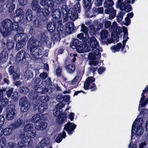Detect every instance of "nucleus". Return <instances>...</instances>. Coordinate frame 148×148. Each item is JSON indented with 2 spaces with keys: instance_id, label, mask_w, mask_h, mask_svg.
I'll return each instance as SVG.
<instances>
[{
  "instance_id": "f257e3e1",
  "label": "nucleus",
  "mask_w": 148,
  "mask_h": 148,
  "mask_svg": "<svg viewBox=\"0 0 148 148\" xmlns=\"http://www.w3.org/2000/svg\"><path fill=\"white\" fill-rule=\"evenodd\" d=\"M82 40L83 43H88L92 48V53L89 54L88 58L90 60H95L100 58V52L102 51V48L99 47V44L95 38H79Z\"/></svg>"
},
{
  "instance_id": "f03ea898",
  "label": "nucleus",
  "mask_w": 148,
  "mask_h": 148,
  "mask_svg": "<svg viewBox=\"0 0 148 148\" xmlns=\"http://www.w3.org/2000/svg\"><path fill=\"white\" fill-rule=\"evenodd\" d=\"M39 43L38 41H36L33 38H31L29 40L27 45V47L29 48L30 51V56L31 58L34 60L42 54L41 50L37 47L39 45L37 44Z\"/></svg>"
},
{
  "instance_id": "7ed1b4c3",
  "label": "nucleus",
  "mask_w": 148,
  "mask_h": 148,
  "mask_svg": "<svg viewBox=\"0 0 148 148\" xmlns=\"http://www.w3.org/2000/svg\"><path fill=\"white\" fill-rule=\"evenodd\" d=\"M143 123V119L141 117H138L135 120L132 126V138L133 133L135 134L136 136H140L142 135L143 132V130L142 127Z\"/></svg>"
},
{
  "instance_id": "20e7f679",
  "label": "nucleus",
  "mask_w": 148,
  "mask_h": 148,
  "mask_svg": "<svg viewBox=\"0 0 148 148\" xmlns=\"http://www.w3.org/2000/svg\"><path fill=\"white\" fill-rule=\"evenodd\" d=\"M111 23L110 21L106 22L104 26L106 28H109V30L112 32V37H119V35L122 32V29L119 26H117L116 23L114 22L111 26Z\"/></svg>"
},
{
  "instance_id": "39448f33",
  "label": "nucleus",
  "mask_w": 148,
  "mask_h": 148,
  "mask_svg": "<svg viewBox=\"0 0 148 148\" xmlns=\"http://www.w3.org/2000/svg\"><path fill=\"white\" fill-rule=\"evenodd\" d=\"M33 81L36 84L34 87L36 92L42 94L47 92L49 91V90L51 89L50 86L48 85L47 88H46L47 83L45 81L43 82L42 85L40 86L38 84L40 82L39 78H36Z\"/></svg>"
},
{
  "instance_id": "423d86ee",
  "label": "nucleus",
  "mask_w": 148,
  "mask_h": 148,
  "mask_svg": "<svg viewBox=\"0 0 148 148\" xmlns=\"http://www.w3.org/2000/svg\"><path fill=\"white\" fill-rule=\"evenodd\" d=\"M12 23V21L9 19H5L3 21L0 30L3 36H6L10 34L12 31L10 27Z\"/></svg>"
},
{
  "instance_id": "0eeeda50",
  "label": "nucleus",
  "mask_w": 148,
  "mask_h": 148,
  "mask_svg": "<svg viewBox=\"0 0 148 148\" xmlns=\"http://www.w3.org/2000/svg\"><path fill=\"white\" fill-rule=\"evenodd\" d=\"M19 138L21 141H19L17 145L18 148H25L26 146H30L32 144L33 140L30 138L25 137V134L22 133L20 134Z\"/></svg>"
},
{
  "instance_id": "6e6552de",
  "label": "nucleus",
  "mask_w": 148,
  "mask_h": 148,
  "mask_svg": "<svg viewBox=\"0 0 148 148\" xmlns=\"http://www.w3.org/2000/svg\"><path fill=\"white\" fill-rule=\"evenodd\" d=\"M5 117L7 119L11 120L14 119L16 116L17 111L15 106L12 104L8 105L7 108Z\"/></svg>"
},
{
  "instance_id": "1a4fd4ad",
  "label": "nucleus",
  "mask_w": 148,
  "mask_h": 148,
  "mask_svg": "<svg viewBox=\"0 0 148 148\" xmlns=\"http://www.w3.org/2000/svg\"><path fill=\"white\" fill-rule=\"evenodd\" d=\"M24 130L25 132H27L25 137L27 138H34L36 135V131L34 129L33 125L31 124L26 125L24 126Z\"/></svg>"
},
{
  "instance_id": "9d476101",
  "label": "nucleus",
  "mask_w": 148,
  "mask_h": 148,
  "mask_svg": "<svg viewBox=\"0 0 148 148\" xmlns=\"http://www.w3.org/2000/svg\"><path fill=\"white\" fill-rule=\"evenodd\" d=\"M95 80V78L92 77H87L84 83V89L86 90L91 89L92 91L96 90V87L94 83Z\"/></svg>"
},
{
  "instance_id": "9b49d317",
  "label": "nucleus",
  "mask_w": 148,
  "mask_h": 148,
  "mask_svg": "<svg viewBox=\"0 0 148 148\" xmlns=\"http://www.w3.org/2000/svg\"><path fill=\"white\" fill-rule=\"evenodd\" d=\"M128 38H123L122 41L123 45L121 43H118L116 45H114L111 47L110 48L112 52L113 53L118 52L121 49V51L123 53L126 52V51L124 50V48Z\"/></svg>"
},
{
  "instance_id": "f8f14e48",
  "label": "nucleus",
  "mask_w": 148,
  "mask_h": 148,
  "mask_svg": "<svg viewBox=\"0 0 148 148\" xmlns=\"http://www.w3.org/2000/svg\"><path fill=\"white\" fill-rule=\"evenodd\" d=\"M20 110L22 112H27L30 107V104L28 99L25 97H22L20 100Z\"/></svg>"
},
{
  "instance_id": "ddd939ff",
  "label": "nucleus",
  "mask_w": 148,
  "mask_h": 148,
  "mask_svg": "<svg viewBox=\"0 0 148 148\" xmlns=\"http://www.w3.org/2000/svg\"><path fill=\"white\" fill-rule=\"evenodd\" d=\"M18 27V23L16 22H14L12 23V29L13 31H16L17 34L15 35L14 37H22L24 36L25 37L27 36L26 34L23 33V29L22 28Z\"/></svg>"
},
{
  "instance_id": "4468645a",
  "label": "nucleus",
  "mask_w": 148,
  "mask_h": 148,
  "mask_svg": "<svg viewBox=\"0 0 148 148\" xmlns=\"http://www.w3.org/2000/svg\"><path fill=\"white\" fill-rule=\"evenodd\" d=\"M148 92V85L147 86L145 89L143 90V93L141 94V97L139 102V105L138 106V110L140 111V107H145L148 103V98L145 99V96L144 95L146 91Z\"/></svg>"
},
{
  "instance_id": "2eb2a0df",
  "label": "nucleus",
  "mask_w": 148,
  "mask_h": 148,
  "mask_svg": "<svg viewBox=\"0 0 148 148\" xmlns=\"http://www.w3.org/2000/svg\"><path fill=\"white\" fill-rule=\"evenodd\" d=\"M8 72L13 79L17 80L19 78L20 76L19 71L15 70L13 66H10L9 68Z\"/></svg>"
},
{
  "instance_id": "dca6fc26",
  "label": "nucleus",
  "mask_w": 148,
  "mask_h": 148,
  "mask_svg": "<svg viewBox=\"0 0 148 148\" xmlns=\"http://www.w3.org/2000/svg\"><path fill=\"white\" fill-rule=\"evenodd\" d=\"M119 38H101V43L103 45H108L113 42H117L119 41Z\"/></svg>"
},
{
  "instance_id": "f3484780",
  "label": "nucleus",
  "mask_w": 148,
  "mask_h": 148,
  "mask_svg": "<svg viewBox=\"0 0 148 148\" xmlns=\"http://www.w3.org/2000/svg\"><path fill=\"white\" fill-rule=\"evenodd\" d=\"M76 127V125L73 123L68 122L65 125L64 129L69 134L71 135Z\"/></svg>"
},
{
  "instance_id": "a211bd4d",
  "label": "nucleus",
  "mask_w": 148,
  "mask_h": 148,
  "mask_svg": "<svg viewBox=\"0 0 148 148\" xmlns=\"http://www.w3.org/2000/svg\"><path fill=\"white\" fill-rule=\"evenodd\" d=\"M65 106L64 104L59 103L55 107V109L53 110L54 115L55 116H58L61 114L62 112L61 109Z\"/></svg>"
},
{
  "instance_id": "6ab92c4d",
  "label": "nucleus",
  "mask_w": 148,
  "mask_h": 148,
  "mask_svg": "<svg viewBox=\"0 0 148 148\" xmlns=\"http://www.w3.org/2000/svg\"><path fill=\"white\" fill-rule=\"evenodd\" d=\"M68 14L70 19L73 21L75 20L78 17V13L75 12L73 8L69 9Z\"/></svg>"
},
{
  "instance_id": "aec40b11",
  "label": "nucleus",
  "mask_w": 148,
  "mask_h": 148,
  "mask_svg": "<svg viewBox=\"0 0 148 148\" xmlns=\"http://www.w3.org/2000/svg\"><path fill=\"white\" fill-rule=\"evenodd\" d=\"M32 8L36 10L38 14H40L42 11V9L38 4V0H33L32 3Z\"/></svg>"
},
{
  "instance_id": "412c9836",
  "label": "nucleus",
  "mask_w": 148,
  "mask_h": 148,
  "mask_svg": "<svg viewBox=\"0 0 148 148\" xmlns=\"http://www.w3.org/2000/svg\"><path fill=\"white\" fill-rule=\"evenodd\" d=\"M35 128L37 130H42L45 129L47 127V124L43 120L35 124Z\"/></svg>"
},
{
  "instance_id": "4be33fe9",
  "label": "nucleus",
  "mask_w": 148,
  "mask_h": 148,
  "mask_svg": "<svg viewBox=\"0 0 148 148\" xmlns=\"http://www.w3.org/2000/svg\"><path fill=\"white\" fill-rule=\"evenodd\" d=\"M23 120L21 118L15 119L14 122L11 123L10 126L12 127L14 130L19 127L22 124Z\"/></svg>"
},
{
  "instance_id": "5701e85b",
  "label": "nucleus",
  "mask_w": 148,
  "mask_h": 148,
  "mask_svg": "<svg viewBox=\"0 0 148 148\" xmlns=\"http://www.w3.org/2000/svg\"><path fill=\"white\" fill-rule=\"evenodd\" d=\"M26 55L25 51L21 50L17 53L16 57V60L17 62L21 61L26 58Z\"/></svg>"
},
{
  "instance_id": "b1692460",
  "label": "nucleus",
  "mask_w": 148,
  "mask_h": 148,
  "mask_svg": "<svg viewBox=\"0 0 148 148\" xmlns=\"http://www.w3.org/2000/svg\"><path fill=\"white\" fill-rule=\"evenodd\" d=\"M43 115L40 113H38L34 115L32 118V121L35 123L43 120Z\"/></svg>"
},
{
  "instance_id": "393cba45",
  "label": "nucleus",
  "mask_w": 148,
  "mask_h": 148,
  "mask_svg": "<svg viewBox=\"0 0 148 148\" xmlns=\"http://www.w3.org/2000/svg\"><path fill=\"white\" fill-rule=\"evenodd\" d=\"M74 25L72 22H69L66 24V31L68 34H71L74 30Z\"/></svg>"
},
{
  "instance_id": "a878e982",
  "label": "nucleus",
  "mask_w": 148,
  "mask_h": 148,
  "mask_svg": "<svg viewBox=\"0 0 148 148\" xmlns=\"http://www.w3.org/2000/svg\"><path fill=\"white\" fill-rule=\"evenodd\" d=\"M15 0H8L6 7L8 9L10 12H12L14 11L15 8V6L13 3Z\"/></svg>"
},
{
  "instance_id": "bb28decb",
  "label": "nucleus",
  "mask_w": 148,
  "mask_h": 148,
  "mask_svg": "<svg viewBox=\"0 0 148 148\" xmlns=\"http://www.w3.org/2000/svg\"><path fill=\"white\" fill-rule=\"evenodd\" d=\"M8 55L7 52L5 51H2L0 55V61L1 62H5L8 60Z\"/></svg>"
},
{
  "instance_id": "cd10ccee",
  "label": "nucleus",
  "mask_w": 148,
  "mask_h": 148,
  "mask_svg": "<svg viewBox=\"0 0 148 148\" xmlns=\"http://www.w3.org/2000/svg\"><path fill=\"white\" fill-rule=\"evenodd\" d=\"M24 38H21L18 39V41L16 43V50H18L22 48L25 44V41Z\"/></svg>"
},
{
  "instance_id": "c85d7f7f",
  "label": "nucleus",
  "mask_w": 148,
  "mask_h": 148,
  "mask_svg": "<svg viewBox=\"0 0 148 148\" xmlns=\"http://www.w3.org/2000/svg\"><path fill=\"white\" fill-rule=\"evenodd\" d=\"M56 24L55 22H51L47 25V27L48 30L50 33L53 32L55 30Z\"/></svg>"
},
{
  "instance_id": "c756f323",
  "label": "nucleus",
  "mask_w": 148,
  "mask_h": 148,
  "mask_svg": "<svg viewBox=\"0 0 148 148\" xmlns=\"http://www.w3.org/2000/svg\"><path fill=\"white\" fill-rule=\"evenodd\" d=\"M65 69L66 72L69 73H72L75 70V66L73 64H70L65 66Z\"/></svg>"
},
{
  "instance_id": "7c9ffc66",
  "label": "nucleus",
  "mask_w": 148,
  "mask_h": 148,
  "mask_svg": "<svg viewBox=\"0 0 148 148\" xmlns=\"http://www.w3.org/2000/svg\"><path fill=\"white\" fill-rule=\"evenodd\" d=\"M66 136V133L64 131L60 133L56 138V141L58 143H60L63 138H65Z\"/></svg>"
},
{
  "instance_id": "2f4dec72",
  "label": "nucleus",
  "mask_w": 148,
  "mask_h": 148,
  "mask_svg": "<svg viewBox=\"0 0 148 148\" xmlns=\"http://www.w3.org/2000/svg\"><path fill=\"white\" fill-rule=\"evenodd\" d=\"M33 17L32 13L31 10L30 9H28L25 14L26 20L28 21H30L32 20Z\"/></svg>"
},
{
  "instance_id": "473e14b6",
  "label": "nucleus",
  "mask_w": 148,
  "mask_h": 148,
  "mask_svg": "<svg viewBox=\"0 0 148 148\" xmlns=\"http://www.w3.org/2000/svg\"><path fill=\"white\" fill-rule=\"evenodd\" d=\"M14 129L12 127H6L3 130V134L5 136H8L11 135Z\"/></svg>"
},
{
  "instance_id": "72a5a7b5",
  "label": "nucleus",
  "mask_w": 148,
  "mask_h": 148,
  "mask_svg": "<svg viewBox=\"0 0 148 148\" xmlns=\"http://www.w3.org/2000/svg\"><path fill=\"white\" fill-rule=\"evenodd\" d=\"M60 12L58 9L56 10L55 11H53L52 13V15L53 17L55 19H59L60 17Z\"/></svg>"
},
{
  "instance_id": "f704fd0d",
  "label": "nucleus",
  "mask_w": 148,
  "mask_h": 148,
  "mask_svg": "<svg viewBox=\"0 0 148 148\" xmlns=\"http://www.w3.org/2000/svg\"><path fill=\"white\" fill-rule=\"evenodd\" d=\"M48 108L47 104L45 103H42L40 105L38 108V111L42 113L46 110Z\"/></svg>"
},
{
  "instance_id": "c9c22d12",
  "label": "nucleus",
  "mask_w": 148,
  "mask_h": 148,
  "mask_svg": "<svg viewBox=\"0 0 148 148\" xmlns=\"http://www.w3.org/2000/svg\"><path fill=\"white\" fill-rule=\"evenodd\" d=\"M16 16L20 18H23L24 15L23 10L21 8L17 9L16 11Z\"/></svg>"
},
{
  "instance_id": "e433bc0d",
  "label": "nucleus",
  "mask_w": 148,
  "mask_h": 148,
  "mask_svg": "<svg viewBox=\"0 0 148 148\" xmlns=\"http://www.w3.org/2000/svg\"><path fill=\"white\" fill-rule=\"evenodd\" d=\"M25 77L27 80L30 79L33 76V74L31 70L27 69L25 74Z\"/></svg>"
},
{
  "instance_id": "4c0bfd02",
  "label": "nucleus",
  "mask_w": 148,
  "mask_h": 148,
  "mask_svg": "<svg viewBox=\"0 0 148 148\" xmlns=\"http://www.w3.org/2000/svg\"><path fill=\"white\" fill-rule=\"evenodd\" d=\"M79 43L78 40L73 38L71 43L70 46L72 48L75 49L78 46L77 45L79 44Z\"/></svg>"
},
{
  "instance_id": "58836bf2",
  "label": "nucleus",
  "mask_w": 148,
  "mask_h": 148,
  "mask_svg": "<svg viewBox=\"0 0 148 148\" xmlns=\"http://www.w3.org/2000/svg\"><path fill=\"white\" fill-rule=\"evenodd\" d=\"M114 2L112 0H106L104 2V6L106 8H108L112 6Z\"/></svg>"
},
{
  "instance_id": "ea45409f",
  "label": "nucleus",
  "mask_w": 148,
  "mask_h": 148,
  "mask_svg": "<svg viewBox=\"0 0 148 148\" xmlns=\"http://www.w3.org/2000/svg\"><path fill=\"white\" fill-rule=\"evenodd\" d=\"M50 142V140L48 137H45L40 142V145L44 147L48 144Z\"/></svg>"
},
{
  "instance_id": "a19ab883",
  "label": "nucleus",
  "mask_w": 148,
  "mask_h": 148,
  "mask_svg": "<svg viewBox=\"0 0 148 148\" xmlns=\"http://www.w3.org/2000/svg\"><path fill=\"white\" fill-rule=\"evenodd\" d=\"M14 47V43L13 41L10 40H7V47L8 50L12 49Z\"/></svg>"
},
{
  "instance_id": "79ce46f5",
  "label": "nucleus",
  "mask_w": 148,
  "mask_h": 148,
  "mask_svg": "<svg viewBox=\"0 0 148 148\" xmlns=\"http://www.w3.org/2000/svg\"><path fill=\"white\" fill-rule=\"evenodd\" d=\"M41 22L40 20L38 19H36L33 22V25L34 27L38 28L40 27Z\"/></svg>"
},
{
  "instance_id": "37998d69",
  "label": "nucleus",
  "mask_w": 148,
  "mask_h": 148,
  "mask_svg": "<svg viewBox=\"0 0 148 148\" xmlns=\"http://www.w3.org/2000/svg\"><path fill=\"white\" fill-rule=\"evenodd\" d=\"M81 28V30L84 33L85 36H89L88 33V30L87 27H86L84 24H82V25Z\"/></svg>"
},
{
  "instance_id": "c03bdc74",
  "label": "nucleus",
  "mask_w": 148,
  "mask_h": 148,
  "mask_svg": "<svg viewBox=\"0 0 148 148\" xmlns=\"http://www.w3.org/2000/svg\"><path fill=\"white\" fill-rule=\"evenodd\" d=\"M125 14V11L120 12L119 13L117 17V21L118 22H120L122 21Z\"/></svg>"
},
{
  "instance_id": "a18cd8bd",
  "label": "nucleus",
  "mask_w": 148,
  "mask_h": 148,
  "mask_svg": "<svg viewBox=\"0 0 148 148\" xmlns=\"http://www.w3.org/2000/svg\"><path fill=\"white\" fill-rule=\"evenodd\" d=\"M6 140L5 138L2 137L0 138V148H3L5 146Z\"/></svg>"
},
{
  "instance_id": "49530a36",
  "label": "nucleus",
  "mask_w": 148,
  "mask_h": 148,
  "mask_svg": "<svg viewBox=\"0 0 148 148\" xmlns=\"http://www.w3.org/2000/svg\"><path fill=\"white\" fill-rule=\"evenodd\" d=\"M92 0H84V4L85 7L88 9L91 7Z\"/></svg>"
},
{
  "instance_id": "de8ad7c7",
  "label": "nucleus",
  "mask_w": 148,
  "mask_h": 148,
  "mask_svg": "<svg viewBox=\"0 0 148 148\" xmlns=\"http://www.w3.org/2000/svg\"><path fill=\"white\" fill-rule=\"evenodd\" d=\"M8 100L6 98H1V100H0V103H1V105L3 107L6 106L8 104Z\"/></svg>"
},
{
  "instance_id": "09e8293b",
  "label": "nucleus",
  "mask_w": 148,
  "mask_h": 148,
  "mask_svg": "<svg viewBox=\"0 0 148 148\" xmlns=\"http://www.w3.org/2000/svg\"><path fill=\"white\" fill-rule=\"evenodd\" d=\"M19 91L21 93L26 94L28 92L29 89L27 87H20Z\"/></svg>"
},
{
  "instance_id": "8fccbe9b",
  "label": "nucleus",
  "mask_w": 148,
  "mask_h": 148,
  "mask_svg": "<svg viewBox=\"0 0 148 148\" xmlns=\"http://www.w3.org/2000/svg\"><path fill=\"white\" fill-rule=\"evenodd\" d=\"M111 10V11L109 15V18L110 19H112L115 17L116 12V10H114L113 8H112V10Z\"/></svg>"
},
{
  "instance_id": "3c124183",
  "label": "nucleus",
  "mask_w": 148,
  "mask_h": 148,
  "mask_svg": "<svg viewBox=\"0 0 148 148\" xmlns=\"http://www.w3.org/2000/svg\"><path fill=\"white\" fill-rule=\"evenodd\" d=\"M47 6L51 9H53L54 6V1L52 0H49Z\"/></svg>"
},
{
  "instance_id": "603ef678",
  "label": "nucleus",
  "mask_w": 148,
  "mask_h": 148,
  "mask_svg": "<svg viewBox=\"0 0 148 148\" xmlns=\"http://www.w3.org/2000/svg\"><path fill=\"white\" fill-rule=\"evenodd\" d=\"M47 6L51 9H53L54 6V1L52 0H49Z\"/></svg>"
},
{
  "instance_id": "864d4df0",
  "label": "nucleus",
  "mask_w": 148,
  "mask_h": 148,
  "mask_svg": "<svg viewBox=\"0 0 148 148\" xmlns=\"http://www.w3.org/2000/svg\"><path fill=\"white\" fill-rule=\"evenodd\" d=\"M49 99V97L47 95L42 96L40 98V100L43 102V103L48 101Z\"/></svg>"
},
{
  "instance_id": "5fc2aeb1",
  "label": "nucleus",
  "mask_w": 148,
  "mask_h": 148,
  "mask_svg": "<svg viewBox=\"0 0 148 148\" xmlns=\"http://www.w3.org/2000/svg\"><path fill=\"white\" fill-rule=\"evenodd\" d=\"M84 44H85V46L84 47V52H89L91 48H92L90 47V46L89 44H88V43H83Z\"/></svg>"
},
{
  "instance_id": "6e6d98bb",
  "label": "nucleus",
  "mask_w": 148,
  "mask_h": 148,
  "mask_svg": "<svg viewBox=\"0 0 148 148\" xmlns=\"http://www.w3.org/2000/svg\"><path fill=\"white\" fill-rule=\"evenodd\" d=\"M61 11L63 15H66L68 14L67 7L65 5H63L61 8Z\"/></svg>"
},
{
  "instance_id": "4d7b16f0",
  "label": "nucleus",
  "mask_w": 148,
  "mask_h": 148,
  "mask_svg": "<svg viewBox=\"0 0 148 148\" xmlns=\"http://www.w3.org/2000/svg\"><path fill=\"white\" fill-rule=\"evenodd\" d=\"M85 46V44H83L81 45V46H78L76 47L77 49V51L79 53H84V47Z\"/></svg>"
},
{
  "instance_id": "13d9d810",
  "label": "nucleus",
  "mask_w": 148,
  "mask_h": 148,
  "mask_svg": "<svg viewBox=\"0 0 148 148\" xmlns=\"http://www.w3.org/2000/svg\"><path fill=\"white\" fill-rule=\"evenodd\" d=\"M63 29V25L62 24V23H59L57 29V31L59 34H61L62 33Z\"/></svg>"
},
{
  "instance_id": "bf43d9fd",
  "label": "nucleus",
  "mask_w": 148,
  "mask_h": 148,
  "mask_svg": "<svg viewBox=\"0 0 148 148\" xmlns=\"http://www.w3.org/2000/svg\"><path fill=\"white\" fill-rule=\"evenodd\" d=\"M75 12L78 13L80 10V5L79 3H77L75 5L74 8Z\"/></svg>"
},
{
  "instance_id": "052dcab7",
  "label": "nucleus",
  "mask_w": 148,
  "mask_h": 148,
  "mask_svg": "<svg viewBox=\"0 0 148 148\" xmlns=\"http://www.w3.org/2000/svg\"><path fill=\"white\" fill-rule=\"evenodd\" d=\"M6 90V88H0V100H1V98H3V94L4 93H5Z\"/></svg>"
},
{
  "instance_id": "680f3d73",
  "label": "nucleus",
  "mask_w": 148,
  "mask_h": 148,
  "mask_svg": "<svg viewBox=\"0 0 148 148\" xmlns=\"http://www.w3.org/2000/svg\"><path fill=\"white\" fill-rule=\"evenodd\" d=\"M42 14L45 16H47L49 15V12L48 10L46 8L43 10L42 9V11L39 14Z\"/></svg>"
},
{
  "instance_id": "e2e57ef3",
  "label": "nucleus",
  "mask_w": 148,
  "mask_h": 148,
  "mask_svg": "<svg viewBox=\"0 0 148 148\" xmlns=\"http://www.w3.org/2000/svg\"><path fill=\"white\" fill-rule=\"evenodd\" d=\"M103 0H95L94 3L95 6H100L102 5Z\"/></svg>"
},
{
  "instance_id": "0e129e2a",
  "label": "nucleus",
  "mask_w": 148,
  "mask_h": 148,
  "mask_svg": "<svg viewBox=\"0 0 148 148\" xmlns=\"http://www.w3.org/2000/svg\"><path fill=\"white\" fill-rule=\"evenodd\" d=\"M49 0H40V3L41 5L42 6H47Z\"/></svg>"
},
{
  "instance_id": "69168bd1",
  "label": "nucleus",
  "mask_w": 148,
  "mask_h": 148,
  "mask_svg": "<svg viewBox=\"0 0 148 148\" xmlns=\"http://www.w3.org/2000/svg\"><path fill=\"white\" fill-rule=\"evenodd\" d=\"M101 37H107L108 36V33L107 31L103 30L101 32Z\"/></svg>"
},
{
  "instance_id": "338daca9",
  "label": "nucleus",
  "mask_w": 148,
  "mask_h": 148,
  "mask_svg": "<svg viewBox=\"0 0 148 148\" xmlns=\"http://www.w3.org/2000/svg\"><path fill=\"white\" fill-rule=\"evenodd\" d=\"M58 119L61 121V122H60V123H62L66 119V115L65 114H62L61 115L60 118V117H58Z\"/></svg>"
},
{
  "instance_id": "774afa93",
  "label": "nucleus",
  "mask_w": 148,
  "mask_h": 148,
  "mask_svg": "<svg viewBox=\"0 0 148 148\" xmlns=\"http://www.w3.org/2000/svg\"><path fill=\"white\" fill-rule=\"evenodd\" d=\"M16 144L12 142L8 143V146L6 148H16Z\"/></svg>"
}]
</instances>
